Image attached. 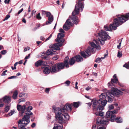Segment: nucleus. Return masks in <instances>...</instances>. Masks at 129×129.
<instances>
[{
    "label": "nucleus",
    "mask_w": 129,
    "mask_h": 129,
    "mask_svg": "<svg viewBox=\"0 0 129 129\" xmlns=\"http://www.w3.org/2000/svg\"><path fill=\"white\" fill-rule=\"evenodd\" d=\"M52 36V34H51L50 35V36L47 39L45 40V41H46L50 39Z\"/></svg>",
    "instance_id": "nucleus-54"
},
{
    "label": "nucleus",
    "mask_w": 129,
    "mask_h": 129,
    "mask_svg": "<svg viewBox=\"0 0 129 129\" xmlns=\"http://www.w3.org/2000/svg\"><path fill=\"white\" fill-rule=\"evenodd\" d=\"M106 127L104 126L100 127L98 129H106Z\"/></svg>",
    "instance_id": "nucleus-55"
},
{
    "label": "nucleus",
    "mask_w": 129,
    "mask_h": 129,
    "mask_svg": "<svg viewBox=\"0 0 129 129\" xmlns=\"http://www.w3.org/2000/svg\"><path fill=\"white\" fill-rule=\"evenodd\" d=\"M26 103H28L29 104L25 106L26 111L25 112V113L26 115L29 116L33 114V113L30 111L32 109L33 107L30 106V103L29 102H27Z\"/></svg>",
    "instance_id": "nucleus-13"
},
{
    "label": "nucleus",
    "mask_w": 129,
    "mask_h": 129,
    "mask_svg": "<svg viewBox=\"0 0 129 129\" xmlns=\"http://www.w3.org/2000/svg\"><path fill=\"white\" fill-rule=\"evenodd\" d=\"M78 84V82H76L75 83V88H76V89H78V87L77 86Z\"/></svg>",
    "instance_id": "nucleus-56"
},
{
    "label": "nucleus",
    "mask_w": 129,
    "mask_h": 129,
    "mask_svg": "<svg viewBox=\"0 0 129 129\" xmlns=\"http://www.w3.org/2000/svg\"><path fill=\"white\" fill-rule=\"evenodd\" d=\"M48 21H47L46 22V24L48 25L50 24L53 21V17L52 15L50 16V17L48 18Z\"/></svg>",
    "instance_id": "nucleus-20"
},
{
    "label": "nucleus",
    "mask_w": 129,
    "mask_h": 129,
    "mask_svg": "<svg viewBox=\"0 0 129 129\" xmlns=\"http://www.w3.org/2000/svg\"><path fill=\"white\" fill-rule=\"evenodd\" d=\"M79 105V104L78 102H74L73 104V106L75 108H77L78 107Z\"/></svg>",
    "instance_id": "nucleus-30"
},
{
    "label": "nucleus",
    "mask_w": 129,
    "mask_h": 129,
    "mask_svg": "<svg viewBox=\"0 0 129 129\" xmlns=\"http://www.w3.org/2000/svg\"><path fill=\"white\" fill-rule=\"evenodd\" d=\"M50 67H45L43 71L44 74H49L50 72Z\"/></svg>",
    "instance_id": "nucleus-17"
},
{
    "label": "nucleus",
    "mask_w": 129,
    "mask_h": 129,
    "mask_svg": "<svg viewBox=\"0 0 129 129\" xmlns=\"http://www.w3.org/2000/svg\"><path fill=\"white\" fill-rule=\"evenodd\" d=\"M73 104H66L63 108H56L55 106H53V111L55 113L56 118L60 121V123H64L68 120L69 116L67 111L69 110L71 111Z\"/></svg>",
    "instance_id": "nucleus-2"
},
{
    "label": "nucleus",
    "mask_w": 129,
    "mask_h": 129,
    "mask_svg": "<svg viewBox=\"0 0 129 129\" xmlns=\"http://www.w3.org/2000/svg\"><path fill=\"white\" fill-rule=\"evenodd\" d=\"M74 58H75L76 61L78 62H81L83 60V58L80 55H76Z\"/></svg>",
    "instance_id": "nucleus-19"
},
{
    "label": "nucleus",
    "mask_w": 129,
    "mask_h": 129,
    "mask_svg": "<svg viewBox=\"0 0 129 129\" xmlns=\"http://www.w3.org/2000/svg\"><path fill=\"white\" fill-rule=\"evenodd\" d=\"M99 100L93 99L91 101L92 105L93 110H96L97 111L103 110L107 103L105 100L106 96L105 93H102L99 96Z\"/></svg>",
    "instance_id": "nucleus-3"
},
{
    "label": "nucleus",
    "mask_w": 129,
    "mask_h": 129,
    "mask_svg": "<svg viewBox=\"0 0 129 129\" xmlns=\"http://www.w3.org/2000/svg\"><path fill=\"white\" fill-rule=\"evenodd\" d=\"M18 126L19 129H26L25 128V127L22 124H18Z\"/></svg>",
    "instance_id": "nucleus-31"
},
{
    "label": "nucleus",
    "mask_w": 129,
    "mask_h": 129,
    "mask_svg": "<svg viewBox=\"0 0 129 129\" xmlns=\"http://www.w3.org/2000/svg\"><path fill=\"white\" fill-rule=\"evenodd\" d=\"M30 116L24 115L22 119H20L18 122V124L23 125L25 127L30 122L29 119Z\"/></svg>",
    "instance_id": "nucleus-9"
},
{
    "label": "nucleus",
    "mask_w": 129,
    "mask_h": 129,
    "mask_svg": "<svg viewBox=\"0 0 129 129\" xmlns=\"http://www.w3.org/2000/svg\"><path fill=\"white\" fill-rule=\"evenodd\" d=\"M10 17L9 15H8L6 16L5 19L3 20V21H4L7 20Z\"/></svg>",
    "instance_id": "nucleus-38"
},
{
    "label": "nucleus",
    "mask_w": 129,
    "mask_h": 129,
    "mask_svg": "<svg viewBox=\"0 0 129 129\" xmlns=\"http://www.w3.org/2000/svg\"><path fill=\"white\" fill-rule=\"evenodd\" d=\"M3 101L5 103H8L11 102V97L10 96H5L2 99Z\"/></svg>",
    "instance_id": "nucleus-15"
},
{
    "label": "nucleus",
    "mask_w": 129,
    "mask_h": 129,
    "mask_svg": "<svg viewBox=\"0 0 129 129\" xmlns=\"http://www.w3.org/2000/svg\"><path fill=\"white\" fill-rule=\"evenodd\" d=\"M18 92L17 90H15L12 96L13 98L15 100L17 98Z\"/></svg>",
    "instance_id": "nucleus-24"
},
{
    "label": "nucleus",
    "mask_w": 129,
    "mask_h": 129,
    "mask_svg": "<svg viewBox=\"0 0 129 129\" xmlns=\"http://www.w3.org/2000/svg\"><path fill=\"white\" fill-rule=\"evenodd\" d=\"M75 16L76 17V18L77 19L78 22L77 23H76L73 20V15H72V16L71 18H69V19H68L66 21L65 24L63 25V29L66 30H67L69 29H70V26L72 25V23L71 22V21L70 20V19H72L73 20V22L74 23L76 24H77L78 23V18L75 15Z\"/></svg>",
    "instance_id": "nucleus-8"
},
{
    "label": "nucleus",
    "mask_w": 129,
    "mask_h": 129,
    "mask_svg": "<svg viewBox=\"0 0 129 129\" xmlns=\"http://www.w3.org/2000/svg\"><path fill=\"white\" fill-rule=\"evenodd\" d=\"M7 70H5L2 73V74L1 75L2 76H5L6 75V72H7Z\"/></svg>",
    "instance_id": "nucleus-45"
},
{
    "label": "nucleus",
    "mask_w": 129,
    "mask_h": 129,
    "mask_svg": "<svg viewBox=\"0 0 129 129\" xmlns=\"http://www.w3.org/2000/svg\"><path fill=\"white\" fill-rule=\"evenodd\" d=\"M10 0H5L4 2L5 4H9Z\"/></svg>",
    "instance_id": "nucleus-51"
},
{
    "label": "nucleus",
    "mask_w": 129,
    "mask_h": 129,
    "mask_svg": "<svg viewBox=\"0 0 129 129\" xmlns=\"http://www.w3.org/2000/svg\"><path fill=\"white\" fill-rule=\"evenodd\" d=\"M109 110H112L114 108V107L113 105H109Z\"/></svg>",
    "instance_id": "nucleus-32"
},
{
    "label": "nucleus",
    "mask_w": 129,
    "mask_h": 129,
    "mask_svg": "<svg viewBox=\"0 0 129 129\" xmlns=\"http://www.w3.org/2000/svg\"><path fill=\"white\" fill-rule=\"evenodd\" d=\"M63 125H55L53 129H61L63 128Z\"/></svg>",
    "instance_id": "nucleus-26"
},
{
    "label": "nucleus",
    "mask_w": 129,
    "mask_h": 129,
    "mask_svg": "<svg viewBox=\"0 0 129 129\" xmlns=\"http://www.w3.org/2000/svg\"><path fill=\"white\" fill-rule=\"evenodd\" d=\"M117 113V111L115 110L113 111H109L106 114V118H110L111 121L113 122L115 119V114Z\"/></svg>",
    "instance_id": "nucleus-10"
},
{
    "label": "nucleus",
    "mask_w": 129,
    "mask_h": 129,
    "mask_svg": "<svg viewBox=\"0 0 129 129\" xmlns=\"http://www.w3.org/2000/svg\"><path fill=\"white\" fill-rule=\"evenodd\" d=\"M117 89L118 90V89ZM120 90L123 93V92L122 91H126V92H128V91H126L124 89H120V90ZM123 93H122V94Z\"/></svg>",
    "instance_id": "nucleus-50"
},
{
    "label": "nucleus",
    "mask_w": 129,
    "mask_h": 129,
    "mask_svg": "<svg viewBox=\"0 0 129 129\" xmlns=\"http://www.w3.org/2000/svg\"><path fill=\"white\" fill-rule=\"evenodd\" d=\"M52 15L49 12H47V14L46 15V17H49L50 16H52Z\"/></svg>",
    "instance_id": "nucleus-41"
},
{
    "label": "nucleus",
    "mask_w": 129,
    "mask_h": 129,
    "mask_svg": "<svg viewBox=\"0 0 129 129\" xmlns=\"http://www.w3.org/2000/svg\"><path fill=\"white\" fill-rule=\"evenodd\" d=\"M108 55V54H104V56L103 57H102V59H104L106 56H107Z\"/></svg>",
    "instance_id": "nucleus-60"
},
{
    "label": "nucleus",
    "mask_w": 129,
    "mask_h": 129,
    "mask_svg": "<svg viewBox=\"0 0 129 129\" xmlns=\"http://www.w3.org/2000/svg\"><path fill=\"white\" fill-rule=\"evenodd\" d=\"M7 52V51L6 50H4L1 51V53L3 55H5Z\"/></svg>",
    "instance_id": "nucleus-40"
},
{
    "label": "nucleus",
    "mask_w": 129,
    "mask_h": 129,
    "mask_svg": "<svg viewBox=\"0 0 129 129\" xmlns=\"http://www.w3.org/2000/svg\"><path fill=\"white\" fill-rule=\"evenodd\" d=\"M123 67H124L126 68L127 69H129V63H125L123 66Z\"/></svg>",
    "instance_id": "nucleus-36"
},
{
    "label": "nucleus",
    "mask_w": 129,
    "mask_h": 129,
    "mask_svg": "<svg viewBox=\"0 0 129 129\" xmlns=\"http://www.w3.org/2000/svg\"><path fill=\"white\" fill-rule=\"evenodd\" d=\"M30 56V54H29L28 56H26L25 58L24 59L25 60H26L27 59L29 58Z\"/></svg>",
    "instance_id": "nucleus-47"
},
{
    "label": "nucleus",
    "mask_w": 129,
    "mask_h": 129,
    "mask_svg": "<svg viewBox=\"0 0 129 129\" xmlns=\"http://www.w3.org/2000/svg\"><path fill=\"white\" fill-rule=\"evenodd\" d=\"M100 119L101 117H99L97 118V121L96 122L97 124L100 123V124H107V122H108V121L105 120L103 119Z\"/></svg>",
    "instance_id": "nucleus-14"
},
{
    "label": "nucleus",
    "mask_w": 129,
    "mask_h": 129,
    "mask_svg": "<svg viewBox=\"0 0 129 129\" xmlns=\"http://www.w3.org/2000/svg\"><path fill=\"white\" fill-rule=\"evenodd\" d=\"M102 59V57L100 58H98L96 59L95 60V61L97 63H99L101 61V60Z\"/></svg>",
    "instance_id": "nucleus-33"
},
{
    "label": "nucleus",
    "mask_w": 129,
    "mask_h": 129,
    "mask_svg": "<svg viewBox=\"0 0 129 129\" xmlns=\"http://www.w3.org/2000/svg\"><path fill=\"white\" fill-rule=\"evenodd\" d=\"M108 86L109 87L111 88L112 89V90H113L114 89H116L115 88H114L113 86H114V83H113L112 82H111V81L110 82L108 83Z\"/></svg>",
    "instance_id": "nucleus-25"
},
{
    "label": "nucleus",
    "mask_w": 129,
    "mask_h": 129,
    "mask_svg": "<svg viewBox=\"0 0 129 129\" xmlns=\"http://www.w3.org/2000/svg\"><path fill=\"white\" fill-rule=\"evenodd\" d=\"M43 61L41 60H40L37 61L35 63V66L36 67H38L39 66H41L43 64Z\"/></svg>",
    "instance_id": "nucleus-22"
},
{
    "label": "nucleus",
    "mask_w": 129,
    "mask_h": 129,
    "mask_svg": "<svg viewBox=\"0 0 129 129\" xmlns=\"http://www.w3.org/2000/svg\"><path fill=\"white\" fill-rule=\"evenodd\" d=\"M59 31L60 32L62 33H64V31L62 28H60L59 30Z\"/></svg>",
    "instance_id": "nucleus-52"
},
{
    "label": "nucleus",
    "mask_w": 129,
    "mask_h": 129,
    "mask_svg": "<svg viewBox=\"0 0 129 129\" xmlns=\"http://www.w3.org/2000/svg\"><path fill=\"white\" fill-rule=\"evenodd\" d=\"M64 35L62 33H59L58 34L57 37L55 40L58 43L54 44L53 45L50 46V47L52 48L54 51L55 50H59L60 49L59 47L62 46V43L64 41V40L62 38L64 37Z\"/></svg>",
    "instance_id": "nucleus-6"
},
{
    "label": "nucleus",
    "mask_w": 129,
    "mask_h": 129,
    "mask_svg": "<svg viewBox=\"0 0 129 129\" xmlns=\"http://www.w3.org/2000/svg\"><path fill=\"white\" fill-rule=\"evenodd\" d=\"M56 64L52 66L51 72L52 73H54L59 72Z\"/></svg>",
    "instance_id": "nucleus-16"
},
{
    "label": "nucleus",
    "mask_w": 129,
    "mask_h": 129,
    "mask_svg": "<svg viewBox=\"0 0 129 129\" xmlns=\"http://www.w3.org/2000/svg\"><path fill=\"white\" fill-rule=\"evenodd\" d=\"M76 2V5L75 9L72 12L73 19L76 23H77V19L75 15H77L79 14L80 10L82 11L84 7L83 2V1L85 0H77Z\"/></svg>",
    "instance_id": "nucleus-5"
},
{
    "label": "nucleus",
    "mask_w": 129,
    "mask_h": 129,
    "mask_svg": "<svg viewBox=\"0 0 129 129\" xmlns=\"http://www.w3.org/2000/svg\"><path fill=\"white\" fill-rule=\"evenodd\" d=\"M40 13H39L36 16L37 18L39 20H40L41 19V17L40 16Z\"/></svg>",
    "instance_id": "nucleus-34"
},
{
    "label": "nucleus",
    "mask_w": 129,
    "mask_h": 129,
    "mask_svg": "<svg viewBox=\"0 0 129 129\" xmlns=\"http://www.w3.org/2000/svg\"><path fill=\"white\" fill-rule=\"evenodd\" d=\"M28 105V103H26L22 106L20 105H17V110L19 111V115L21 116L23 115V114L25 110V106L27 105Z\"/></svg>",
    "instance_id": "nucleus-12"
},
{
    "label": "nucleus",
    "mask_w": 129,
    "mask_h": 129,
    "mask_svg": "<svg viewBox=\"0 0 129 129\" xmlns=\"http://www.w3.org/2000/svg\"><path fill=\"white\" fill-rule=\"evenodd\" d=\"M75 60L74 57L72 58L69 61V64L71 65H73L75 62Z\"/></svg>",
    "instance_id": "nucleus-27"
},
{
    "label": "nucleus",
    "mask_w": 129,
    "mask_h": 129,
    "mask_svg": "<svg viewBox=\"0 0 129 129\" xmlns=\"http://www.w3.org/2000/svg\"><path fill=\"white\" fill-rule=\"evenodd\" d=\"M111 26H110L109 27L107 25H105L104 26V29L106 31H111Z\"/></svg>",
    "instance_id": "nucleus-29"
},
{
    "label": "nucleus",
    "mask_w": 129,
    "mask_h": 129,
    "mask_svg": "<svg viewBox=\"0 0 129 129\" xmlns=\"http://www.w3.org/2000/svg\"><path fill=\"white\" fill-rule=\"evenodd\" d=\"M53 60H56L58 59V58L57 57H54L53 58Z\"/></svg>",
    "instance_id": "nucleus-64"
},
{
    "label": "nucleus",
    "mask_w": 129,
    "mask_h": 129,
    "mask_svg": "<svg viewBox=\"0 0 129 129\" xmlns=\"http://www.w3.org/2000/svg\"><path fill=\"white\" fill-rule=\"evenodd\" d=\"M49 88H46V89L45 91L46 93H48L49 92Z\"/></svg>",
    "instance_id": "nucleus-53"
},
{
    "label": "nucleus",
    "mask_w": 129,
    "mask_h": 129,
    "mask_svg": "<svg viewBox=\"0 0 129 129\" xmlns=\"http://www.w3.org/2000/svg\"><path fill=\"white\" fill-rule=\"evenodd\" d=\"M10 106L11 105H6L5 108V111L6 112H8L10 109Z\"/></svg>",
    "instance_id": "nucleus-28"
},
{
    "label": "nucleus",
    "mask_w": 129,
    "mask_h": 129,
    "mask_svg": "<svg viewBox=\"0 0 129 129\" xmlns=\"http://www.w3.org/2000/svg\"><path fill=\"white\" fill-rule=\"evenodd\" d=\"M91 88V87L88 86L86 88V90H89Z\"/></svg>",
    "instance_id": "nucleus-57"
},
{
    "label": "nucleus",
    "mask_w": 129,
    "mask_h": 129,
    "mask_svg": "<svg viewBox=\"0 0 129 129\" xmlns=\"http://www.w3.org/2000/svg\"><path fill=\"white\" fill-rule=\"evenodd\" d=\"M121 42L119 43V45H117V48L118 49H120V47H121Z\"/></svg>",
    "instance_id": "nucleus-48"
},
{
    "label": "nucleus",
    "mask_w": 129,
    "mask_h": 129,
    "mask_svg": "<svg viewBox=\"0 0 129 129\" xmlns=\"http://www.w3.org/2000/svg\"><path fill=\"white\" fill-rule=\"evenodd\" d=\"M26 94V93H21L19 95V96L20 97H24V95Z\"/></svg>",
    "instance_id": "nucleus-39"
},
{
    "label": "nucleus",
    "mask_w": 129,
    "mask_h": 129,
    "mask_svg": "<svg viewBox=\"0 0 129 129\" xmlns=\"http://www.w3.org/2000/svg\"><path fill=\"white\" fill-rule=\"evenodd\" d=\"M118 16V18L114 19V22L113 24L110 25V26L111 27V31L112 30H116L117 29V27L128 20L129 13H126L125 15Z\"/></svg>",
    "instance_id": "nucleus-4"
},
{
    "label": "nucleus",
    "mask_w": 129,
    "mask_h": 129,
    "mask_svg": "<svg viewBox=\"0 0 129 129\" xmlns=\"http://www.w3.org/2000/svg\"><path fill=\"white\" fill-rule=\"evenodd\" d=\"M113 90H110L108 92L106 93V94L105 93L106 98L105 100L106 101V99L107 98L108 102L111 103L113 101L112 99L110 96L112 97H114L115 96H118L119 94H121L123 93L120 91L118 90L117 89H114Z\"/></svg>",
    "instance_id": "nucleus-7"
},
{
    "label": "nucleus",
    "mask_w": 129,
    "mask_h": 129,
    "mask_svg": "<svg viewBox=\"0 0 129 129\" xmlns=\"http://www.w3.org/2000/svg\"><path fill=\"white\" fill-rule=\"evenodd\" d=\"M35 126L36 124L34 123H33V124L31 125V127H32L33 128L35 127Z\"/></svg>",
    "instance_id": "nucleus-58"
},
{
    "label": "nucleus",
    "mask_w": 129,
    "mask_h": 129,
    "mask_svg": "<svg viewBox=\"0 0 129 129\" xmlns=\"http://www.w3.org/2000/svg\"><path fill=\"white\" fill-rule=\"evenodd\" d=\"M15 111L14 110H12L10 112L8 113V115L10 116L12 115L14 113Z\"/></svg>",
    "instance_id": "nucleus-35"
},
{
    "label": "nucleus",
    "mask_w": 129,
    "mask_h": 129,
    "mask_svg": "<svg viewBox=\"0 0 129 129\" xmlns=\"http://www.w3.org/2000/svg\"><path fill=\"white\" fill-rule=\"evenodd\" d=\"M115 120L117 123H121L123 121L122 118L119 117H118L116 118Z\"/></svg>",
    "instance_id": "nucleus-23"
},
{
    "label": "nucleus",
    "mask_w": 129,
    "mask_h": 129,
    "mask_svg": "<svg viewBox=\"0 0 129 129\" xmlns=\"http://www.w3.org/2000/svg\"><path fill=\"white\" fill-rule=\"evenodd\" d=\"M25 99H19L18 100L19 103H20L22 102H25Z\"/></svg>",
    "instance_id": "nucleus-42"
},
{
    "label": "nucleus",
    "mask_w": 129,
    "mask_h": 129,
    "mask_svg": "<svg viewBox=\"0 0 129 129\" xmlns=\"http://www.w3.org/2000/svg\"><path fill=\"white\" fill-rule=\"evenodd\" d=\"M98 35L99 37L98 39L95 40L94 41L96 45L93 42H90V45L92 48L89 47L86 51L81 52V54L83 57L86 58L90 56L91 52H94V48H96L97 50H100L101 47L99 45H103L104 44L105 41L107 39H110V38L107 32L103 30H101L98 33Z\"/></svg>",
    "instance_id": "nucleus-1"
},
{
    "label": "nucleus",
    "mask_w": 129,
    "mask_h": 129,
    "mask_svg": "<svg viewBox=\"0 0 129 129\" xmlns=\"http://www.w3.org/2000/svg\"><path fill=\"white\" fill-rule=\"evenodd\" d=\"M17 78V77L16 76H12L8 78V79H12L13 78Z\"/></svg>",
    "instance_id": "nucleus-43"
},
{
    "label": "nucleus",
    "mask_w": 129,
    "mask_h": 129,
    "mask_svg": "<svg viewBox=\"0 0 129 129\" xmlns=\"http://www.w3.org/2000/svg\"><path fill=\"white\" fill-rule=\"evenodd\" d=\"M18 63L19 64H20L22 63H23V60H21L19 62H18Z\"/></svg>",
    "instance_id": "nucleus-62"
},
{
    "label": "nucleus",
    "mask_w": 129,
    "mask_h": 129,
    "mask_svg": "<svg viewBox=\"0 0 129 129\" xmlns=\"http://www.w3.org/2000/svg\"><path fill=\"white\" fill-rule=\"evenodd\" d=\"M96 127V125H93L92 127V129H95Z\"/></svg>",
    "instance_id": "nucleus-63"
},
{
    "label": "nucleus",
    "mask_w": 129,
    "mask_h": 129,
    "mask_svg": "<svg viewBox=\"0 0 129 129\" xmlns=\"http://www.w3.org/2000/svg\"><path fill=\"white\" fill-rule=\"evenodd\" d=\"M103 115V112L102 111H100L99 113V116H102Z\"/></svg>",
    "instance_id": "nucleus-46"
},
{
    "label": "nucleus",
    "mask_w": 129,
    "mask_h": 129,
    "mask_svg": "<svg viewBox=\"0 0 129 129\" xmlns=\"http://www.w3.org/2000/svg\"><path fill=\"white\" fill-rule=\"evenodd\" d=\"M113 78L112 79H111V82L114 83H116L118 82V79L116 78V74H115L113 76Z\"/></svg>",
    "instance_id": "nucleus-21"
},
{
    "label": "nucleus",
    "mask_w": 129,
    "mask_h": 129,
    "mask_svg": "<svg viewBox=\"0 0 129 129\" xmlns=\"http://www.w3.org/2000/svg\"><path fill=\"white\" fill-rule=\"evenodd\" d=\"M57 67L59 71H60L61 69H63L65 66H66L67 68L69 67V62L68 60L67 59H65L64 63H59L56 64Z\"/></svg>",
    "instance_id": "nucleus-11"
},
{
    "label": "nucleus",
    "mask_w": 129,
    "mask_h": 129,
    "mask_svg": "<svg viewBox=\"0 0 129 129\" xmlns=\"http://www.w3.org/2000/svg\"><path fill=\"white\" fill-rule=\"evenodd\" d=\"M22 21L24 23H26V20L24 18H23Z\"/></svg>",
    "instance_id": "nucleus-61"
},
{
    "label": "nucleus",
    "mask_w": 129,
    "mask_h": 129,
    "mask_svg": "<svg viewBox=\"0 0 129 129\" xmlns=\"http://www.w3.org/2000/svg\"><path fill=\"white\" fill-rule=\"evenodd\" d=\"M70 81L67 80L65 82V83L67 84V86H69V85L70 84Z\"/></svg>",
    "instance_id": "nucleus-44"
},
{
    "label": "nucleus",
    "mask_w": 129,
    "mask_h": 129,
    "mask_svg": "<svg viewBox=\"0 0 129 129\" xmlns=\"http://www.w3.org/2000/svg\"><path fill=\"white\" fill-rule=\"evenodd\" d=\"M34 12V10H33L32 11L31 13V15L30 17H29V18H30L31 16H33Z\"/></svg>",
    "instance_id": "nucleus-59"
},
{
    "label": "nucleus",
    "mask_w": 129,
    "mask_h": 129,
    "mask_svg": "<svg viewBox=\"0 0 129 129\" xmlns=\"http://www.w3.org/2000/svg\"><path fill=\"white\" fill-rule=\"evenodd\" d=\"M23 8H22L21 10H19L18 13V15L20 14L23 11Z\"/></svg>",
    "instance_id": "nucleus-49"
},
{
    "label": "nucleus",
    "mask_w": 129,
    "mask_h": 129,
    "mask_svg": "<svg viewBox=\"0 0 129 129\" xmlns=\"http://www.w3.org/2000/svg\"><path fill=\"white\" fill-rule=\"evenodd\" d=\"M55 51H54L52 48L48 50L46 52V55H52L55 54L54 52Z\"/></svg>",
    "instance_id": "nucleus-18"
},
{
    "label": "nucleus",
    "mask_w": 129,
    "mask_h": 129,
    "mask_svg": "<svg viewBox=\"0 0 129 129\" xmlns=\"http://www.w3.org/2000/svg\"><path fill=\"white\" fill-rule=\"evenodd\" d=\"M122 53L120 52L119 51H118V54H117V57H120L122 56Z\"/></svg>",
    "instance_id": "nucleus-37"
}]
</instances>
